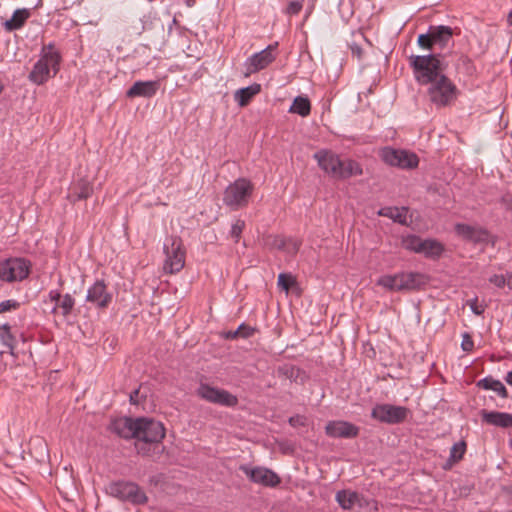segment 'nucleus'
<instances>
[{"label": "nucleus", "mask_w": 512, "mask_h": 512, "mask_svg": "<svg viewBox=\"0 0 512 512\" xmlns=\"http://www.w3.org/2000/svg\"><path fill=\"white\" fill-rule=\"evenodd\" d=\"M112 430L122 438L136 439L137 452L143 456H159L164 450L161 441L165 436V428L159 421L124 418L114 421Z\"/></svg>", "instance_id": "nucleus-1"}, {"label": "nucleus", "mask_w": 512, "mask_h": 512, "mask_svg": "<svg viewBox=\"0 0 512 512\" xmlns=\"http://www.w3.org/2000/svg\"><path fill=\"white\" fill-rule=\"evenodd\" d=\"M411 66L418 83L430 84L428 94L434 104L445 106L455 98L456 86L443 74L441 61L436 55L412 56Z\"/></svg>", "instance_id": "nucleus-2"}, {"label": "nucleus", "mask_w": 512, "mask_h": 512, "mask_svg": "<svg viewBox=\"0 0 512 512\" xmlns=\"http://www.w3.org/2000/svg\"><path fill=\"white\" fill-rule=\"evenodd\" d=\"M313 157L319 167L334 179L345 180L363 174V169L357 161L352 159L343 160L331 150H319Z\"/></svg>", "instance_id": "nucleus-3"}, {"label": "nucleus", "mask_w": 512, "mask_h": 512, "mask_svg": "<svg viewBox=\"0 0 512 512\" xmlns=\"http://www.w3.org/2000/svg\"><path fill=\"white\" fill-rule=\"evenodd\" d=\"M61 60V54L54 44L44 45L38 61L28 75L29 81L36 85L45 84L59 72Z\"/></svg>", "instance_id": "nucleus-4"}, {"label": "nucleus", "mask_w": 512, "mask_h": 512, "mask_svg": "<svg viewBox=\"0 0 512 512\" xmlns=\"http://www.w3.org/2000/svg\"><path fill=\"white\" fill-rule=\"evenodd\" d=\"M254 190L253 183L246 178H238L229 184L223 194V203L232 211L246 207Z\"/></svg>", "instance_id": "nucleus-5"}, {"label": "nucleus", "mask_w": 512, "mask_h": 512, "mask_svg": "<svg viewBox=\"0 0 512 512\" xmlns=\"http://www.w3.org/2000/svg\"><path fill=\"white\" fill-rule=\"evenodd\" d=\"M163 251L166 255L164 261V271L170 274L178 273L185 265L186 252L181 238L171 236L166 238Z\"/></svg>", "instance_id": "nucleus-6"}, {"label": "nucleus", "mask_w": 512, "mask_h": 512, "mask_svg": "<svg viewBox=\"0 0 512 512\" xmlns=\"http://www.w3.org/2000/svg\"><path fill=\"white\" fill-rule=\"evenodd\" d=\"M379 157L385 164L400 169H414L419 164L418 156L415 153L391 146L381 148Z\"/></svg>", "instance_id": "nucleus-7"}, {"label": "nucleus", "mask_w": 512, "mask_h": 512, "mask_svg": "<svg viewBox=\"0 0 512 512\" xmlns=\"http://www.w3.org/2000/svg\"><path fill=\"white\" fill-rule=\"evenodd\" d=\"M31 263L25 258H8L0 261V280L8 283L22 281L30 273Z\"/></svg>", "instance_id": "nucleus-8"}, {"label": "nucleus", "mask_w": 512, "mask_h": 512, "mask_svg": "<svg viewBox=\"0 0 512 512\" xmlns=\"http://www.w3.org/2000/svg\"><path fill=\"white\" fill-rule=\"evenodd\" d=\"M107 493L123 501L133 504H144L147 497L144 491L135 483L128 481H117L108 485Z\"/></svg>", "instance_id": "nucleus-9"}, {"label": "nucleus", "mask_w": 512, "mask_h": 512, "mask_svg": "<svg viewBox=\"0 0 512 512\" xmlns=\"http://www.w3.org/2000/svg\"><path fill=\"white\" fill-rule=\"evenodd\" d=\"M196 395L201 399L224 407H235L238 404L237 396L227 390L201 383L196 390Z\"/></svg>", "instance_id": "nucleus-10"}, {"label": "nucleus", "mask_w": 512, "mask_h": 512, "mask_svg": "<svg viewBox=\"0 0 512 512\" xmlns=\"http://www.w3.org/2000/svg\"><path fill=\"white\" fill-rule=\"evenodd\" d=\"M407 414V408L391 404H378L371 412L372 418L388 424L401 423L406 419Z\"/></svg>", "instance_id": "nucleus-11"}, {"label": "nucleus", "mask_w": 512, "mask_h": 512, "mask_svg": "<svg viewBox=\"0 0 512 512\" xmlns=\"http://www.w3.org/2000/svg\"><path fill=\"white\" fill-rule=\"evenodd\" d=\"M240 470L252 481L253 483L260 484L265 487H276L280 484V477L271 469L266 467H250L248 465H241Z\"/></svg>", "instance_id": "nucleus-12"}, {"label": "nucleus", "mask_w": 512, "mask_h": 512, "mask_svg": "<svg viewBox=\"0 0 512 512\" xmlns=\"http://www.w3.org/2000/svg\"><path fill=\"white\" fill-rule=\"evenodd\" d=\"M112 298L104 280H96L87 290L86 301L98 309H106Z\"/></svg>", "instance_id": "nucleus-13"}, {"label": "nucleus", "mask_w": 512, "mask_h": 512, "mask_svg": "<svg viewBox=\"0 0 512 512\" xmlns=\"http://www.w3.org/2000/svg\"><path fill=\"white\" fill-rule=\"evenodd\" d=\"M277 45V43L268 45L265 49L250 56L246 61L248 73H255L262 70L273 62L276 57L274 51Z\"/></svg>", "instance_id": "nucleus-14"}, {"label": "nucleus", "mask_w": 512, "mask_h": 512, "mask_svg": "<svg viewBox=\"0 0 512 512\" xmlns=\"http://www.w3.org/2000/svg\"><path fill=\"white\" fill-rule=\"evenodd\" d=\"M325 432L329 437L350 439L358 435L359 428L347 421L334 420L326 424Z\"/></svg>", "instance_id": "nucleus-15"}, {"label": "nucleus", "mask_w": 512, "mask_h": 512, "mask_svg": "<svg viewBox=\"0 0 512 512\" xmlns=\"http://www.w3.org/2000/svg\"><path fill=\"white\" fill-rule=\"evenodd\" d=\"M456 234L465 241L473 243H485L488 241L489 233L481 226H472L458 223L455 225Z\"/></svg>", "instance_id": "nucleus-16"}, {"label": "nucleus", "mask_w": 512, "mask_h": 512, "mask_svg": "<svg viewBox=\"0 0 512 512\" xmlns=\"http://www.w3.org/2000/svg\"><path fill=\"white\" fill-rule=\"evenodd\" d=\"M335 500L344 510H351L355 506L364 507L369 504L368 501L358 492L348 489L338 491L336 493Z\"/></svg>", "instance_id": "nucleus-17"}, {"label": "nucleus", "mask_w": 512, "mask_h": 512, "mask_svg": "<svg viewBox=\"0 0 512 512\" xmlns=\"http://www.w3.org/2000/svg\"><path fill=\"white\" fill-rule=\"evenodd\" d=\"M160 87L159 81H136L128 90L127 97H153Z\"/></svg>", "instance_id": "nucleus-18"}, {"label": "nucleus", "mask_w": 512, "mask_h": 512, "mask_svg": "<svg viewBox=\"0 0 512 512\" xmlns=\"http://www.w3.org/2000/svg\"><path fill=\"white\" fill-rule=\"evenodd\" d=\"M482 419L487 424L497 427H512V414L498 411H482Z\"/></svg>", "instance_id": "nucleus-19"}, {"label": "nucleus", "mask_w": 512, "mask_h": 512, "mask_svg": "<svg viewBox=\"0 0 512 512\" xmlns=\"http://www.w3.org/2000/svg\"><path fill=\"white\" fill-rule=\"evenodd\" d=\"M401 284L404 290H415L425 284V277L418 272H401Z\"/></svg>", "instance_id": "nucleus-20"}, {"label": "nucleus", "mask_w": 512, "mask_h": 512, "mask_svg": "<svg viewBox=\"0 0 512 512\" xmlns=\"http://www.w3.org/2000/svg\"><path fill=\"white\" fill-rule=\"evenodd\" d=\"M93 192L91 183L87 180H79L73 184L69 198L71 201L87 199Z\"/></svg>", "instance_id": "nucleus-21"}, {"label": "nucleus", "mask_w": 512, "mask_h": 512, "mask_svg": "<svg viewBox=\"0 0 512 512\" xmlns=\"http://www.w3.org/2000/svg\"><path fill=\"white\" fill-rule=\"evenodd\" d=\"M31 16V11L29 9H17L10 19H7L4 22V27L7 30H18L22 28L24 23Z\"/></svg>", "instance_id": "nucleus-22"}, {"label": "nucleus", "mask_w": 512, "mask_h": 512, "mask_svg": "<svg viewBox=\"0 0 512 512\" xmlns=\"http://www.w3.org/2000/svg\"><path fill=\"white\" fill-rule=\"evenodd\" d=\"M477 386L485 390H492L502 398L508 397L507 389L505 388L503 383L499 380L492 378L491 376L479 380Z\"/></svg>", "instance_id": "nucleus-23"}, {"label": "nucleus", "mask_w": 512, "mask_h": 512, "mask_svg": "<svg viewBox=\"0 0 512 512\" xmlns=\"http://www.w3.org/2000/svg\"><path fill=\"white\" fill-rule=\"evenodd\" d=\"M378 215L390 218L400 224H405L407 221V208L383 207L378 211Z\"/></svg>", "instance_id": "nucleus-24"}, {"label": "nucleus", "mask_w": 512, "mask_h": 512, "mask_svg": "<svg viewBox=\"0 0 512 512\" xmlns=\"http://www.w3.org/2000/svg\"><path fill=\"white\" fill-rule=\"evenodd\" d=\"M401 279V273L383 275L377 280L376 284L389 291H403L402 286H400Z\"/></svg>", "instance_id": "nucleus-25"}, {"label": "nucleus", "mask_w": 512, "mask_h": 512, "mask_svg": "<svg viewBox=\"0 0 512 512\" xmlns=\"http://www.w3.org/2000/svg\"><path fill=\"white\" fill-rule=\"evenodd\" d=\"M260 85L254 84L245 88H241L235 93V100L239 104V106H246L253 96L260 92Z\"/></svg>", "instance_id": "nucleus-26"}, {"label": "nucleus", "mask_w": 512, "mask_h": 512, "mask_svg": "<svg viewBox=\"0 0 512 512\" xmlns=\"http://www.w3.org/2000/svg\"><path fill=\"white\" fill-rule=\"evenodd\" d=\"M444 251L443 245L434 239L423 240L420 253L426 257L436 258L439 257Z\"/></svg>", "instance_id": "nucleus-27"}, {"label": "nucleus", "mask_w": 512, "mask_h": 512, "mask_svg": "<svg viewBox=\"0 0 512 512\" xmlns=\"http://www.w3.org/2000/svg\"><path fill=\"white\" fill-rule=\"evenodd\" d=\"M310 110H311V105H310L309 99L307 97L297 96L294 99V101L289 109V112L298 114L302 117H305V116L309 115Z\"/></svg>", "instance_id": "nucleus-28"}, {"label": "nucleus", "mask_w": 512, "mask_h": 512, "mask_svg": "<svg viewBox=\"0 0 512 512\" xmlns=\"http://www.w3.org/2000/svg\"><path fill=\"white\" fill-rule=\"evenodd\" d=\"M75 306V299L70 294H65L62 296L58 305H54L52 308V313H57L58 311L62 316L67 317L71 314L73 308Z\"/></svg>", "instance_id": "nucleus-29"}, {"label": "nucleus", "mask_w": 512, "mask_h": 512, "mask_svg": "<svg viewBox=\"0 0 512 512\" xmlns=\"http://www.w3.org/2000/svg\"><path fill=\"white\" fill-rule=\"evenodd\" d=\"M452 34H419L418 44L422 48H431L433 45L446 40Z\"/></svg>", "instance_id": "nucleus-30"}, {"label": "nucleus", "mask_w": 512, "mask_h": 512, "mask_svg": "<svg viewBox=\"0 0 512 512\" xmlns=\"http://www.w3.org/2000/svg\"><path fill=\"white\" fill-rule=\"evenodd\" d=\"M11 327L8 323L0 325V341L1 343L10 350L13 354L15 338L11 334Z\"/></svg>", "instance_id": "nucleus-31"}, {"label": "nucleus", "mask_w": 512, "mask_h": 512, "mask_svg": "<svg viewBox=\"0 0 512 512\" xmlns=\"http://www.w3.org/2000/svg\"><path fill=\"white\" fill-rule=\"evenodd\" d=\"M277 373L279 377L295 381L299 376L300 369L292 364H284L278 367Z\"/></svg>", "instance_id": "nucleus-32"}, {"label": "nucleus", "mask_w": 512, "mask_h": 512, "mask_svg": "<svg viewBox=\"0 0 512 512\" xmlns=\"http://www.w3.org/2000/svg\"><path fill=\"white\" fill-rule=\"evenodd\" d=\"M287 244L291 245V249L289 248L288 251L295 253L298 251L300 243L297 240H286L284 238L275 237L273 241V246L279 250L286 249Z\"/></svg>", "instance_id": "nucleus-33"}, {"label": "nucleus", "mask_w": 512, "mask_h": 512, "mask_svg": "<svg viewBox=\"0 0 512 512\" xmlns=\"http://www.w3.org/2000/svg\"><path fill=\"white\" fill-rule=\"evenodd\" d=\"M465 451L466 443L464 441L455 443L451 447L449 461L453 463L460 461L463 458Z\"/></svg>", "instance_id": "nucleus-34"}, {"label": "nucleus", "mask_w": 512, "mask_h": 512, "mask_svg": "<svg viewBox=\"0 0 512 512\" xmlns=\"http://www.w3.org/2000/svg\"><path fill=\"white\" fill-rule=\"evenodd\" d=\"M278 287L284 290L286 293L290 291V289L296 285V279L291 274L288 273H280L278 276Z\"/></svg>", "instance_id": "nucleus-35"}, {"label": "nucleus", "mask_w": 512, "mask_h": 512, "mask_svg": "<svg viewBox=\"0 0 512 512\" xmlns=\"http://www.w3.org/2000/svg\"><path fill=\"white\" fill-rule=\"evenodd\" d=\"M423 239L418 236H409L404 241V247L408 250L420 253Z\"/></svg>", "instance_id": "nucleus-36"}, {"label": "nucleus", "mask_w": 512, "mask_h": 512, "mask_svg": "<svg viewBox=\"0 0 512 512\" xmlns=\"http://www.w3.org/2000/svg\"><path fill=\"white\" fill-rule=\"evenodd\" d=\"M509 273L506 274H494L489 277V282L493 285H495L497 288H508V282H509Z\"/></svg>", "instance_id": "nucleus-37"}, {"label": "nucleus", "mask_w": 512, "mask_h": 512, "mask_svg": "<svg viewBox=\"0 0 512 512\" xmlns=\"http://www.w3.org/2000/svg\"><path fill=\"white\" fill-rule=\"evenodd\" d=\"M244 228H245V221H243L241 219H237L232 224L230 234H231V237L235 239V242L239 241V238H240Z\"/></svg>", "instance_id": "nucleus-38"}, {"label": "nucleus", "mask_w": 512, "mask_h": 512, "mask_svg": "<svg viewBox=\"0 0 512 512\" xmlns=\"http://www.w3.org/2000/svg\"><path fill=\"white\" fill-rule=\"evenodd\" d=\"M254 332V328L243 323L234 331V334H239V337L242 338H249L254 334Z\"/></svg>", "instance_id": "nucleus-39"}, {"label": "nucleus", "mask_w": 512, "mask_h": 512, "mask_svg": "<svg viewBox=\"0 0 512 512\" xmlns=\"http://www.w3.org/2000/svg\"><path fill=\"white\" fill-rule=\"evenodd\" d=\"M467 304L475 315H482L485 311V306L479 304L477 298L469 300Z\"/></svg>", "instance_id": "nucleus-40"}, {"label": "nucleus", "mask_w": 512, "mask_h": 512, "mask_svg": "<svg viewBox=\"0 0 512 512\" xmlns=\"http://www.w3.org/2000/svg\"><path fill=\"white\" fill-rule=\"evenodd\" d=\"M19 303L15 300H5L0 303V313H4L10 311L12 309L18 308Z\"/></svg>", "instance_id": "nucleus-41"}, {"label": "nucleus", "mask_w": 512, "mask_h": 512, "mask_svg": "<svg viewBox=\"0 0 512 512\" xmlns=\"http://www.w3.org/2000/svg\"><path fill=\"white\" fill-rule=\"evenodd\" d=\"M302 7L301 1H292L288 4L286 11L289 15H296L301 11Z\"/></svg>", "instance_id": "nucleus-42"}, {"label": "nucleus", "mask_w": 512, "mask_h": 512, "mask_svg": "<svg viewBox=\"0 0 512 512\" xmlns=\"http://www.w3.org/2000/svg\"><path fill=\"white\" fill-rule=\"evenodd\" d=\"M461 347L463 351L469 352L472 351L474 348V342L472 338L469 336V334L465 333L463 334V340L461 343Z\"/></svg>", "instance_id": "nucleus-43"}, {"label": "nucleus", "mask_w": 512, "mask_h": 512, "mask_svg": "<svg viewBox=\"0 0 512 512\" xmlns=\"http://www.w3.org/2000/svg\"><path fill=\"white\" fill-rule=\"evenodd\" d=\"M63 295L58 290H51L48 293V298L51 302L55 303V305H58Z\"/></svg>", "instance_id": "nucleus-44"}, {"label": "nucleus", "mask_w": 512, "mask_h": 512, "mask_svg": "<svg viewBox=\"0 0 512 512\" xmlns=\"http://www.w3.org/2000/svg\"><path fill=\"white\" fill-rule=\"evenodd\" d=\"M138 397H139V389H136L130 393V402L132 404H138L139 403Z\"/></svg>", "instance_id": "nucleus-45"}, {"label": "nucleus", "mask_w": 512, "mask_h": 512, "mask_svg": "<svg viewBox=\"0 0 512 512\" xmlns=\"http://www.w3.org/2000/svg\"><path fill=\"white\" fill-rule=\"evenodd\" d=\"M428 32H433V31L431 29H429ZM435 32H445V33H448V32H452V30H451L450 27H447V26H439Z\"/></svg>", "instance_id": "nucleus-46"}, {"label": "nucleus", "mask_w": 512, "mask_h": 512, "mask_svg": "<svg viewBox=\"0 0 512 512\" xmlns=\"http://www.w3.org/2000/svg\"><path fill=\"white\" fill-rule=\"evenodd\" d=\"M505 381L507 382V384L512 385V371L507 373Z\"/></svg>", "instance_id": "nucleus-47"}, {"label": "nucleus", "mask_w": 512, "mask_h": 512, "mask_svg": "<svg viewBox=\"0 0 512 512\" xmlns=\"http://www.w3.org/2000/svg\"><path fill=\"white\" fill-rule=\"evenodd\" d=\"M226 337L229 339H235V338L239 337V334H234V331H230L227 333Z\"/></svg>", "instance_id": "nucleus-48"}, {"label": "nucleus", "mask_w": 512, "mask_h": 512, "mask_svg": "<svg viewBox=\"0 0 512 512\" xmlns=\"http://www.w3.org/2000/svg\"><path fill=\"white\" fill-rule=\"evenodd\" d=\"M506 207L512 211V198L506 200Z\"/></svg>", "instance_id": "nucleus-49"}, {"label": "nucleus", "mask_w": 512, "mask_h": 512, "mask_svg": "<svg viewBox=\"0 0 512 512\" xmlns=\"http://www.w3.org/2000/svg\"><path fill=\"white\" fill-rule=\"evenodd\" d=\"M508 289L512 290V273H509Z\"/></svg>", "instance_id": "nucleus-50"}, {"label": "nucleus", "mask_w": 512, "mask_h": 512, "mask_svg": "<svg viewBox=\"0 0 512 512\" xmlns=\"http://www.w3.org/2000/svg\"><path fill=\"white\" fill-rule=\"evenodd\" d=\"M507 20H508V23H509L510 25H512V11L509 13V15H508V19H507Z\"/></svg>", "instance_id": "nucleus-51"}, {"label": "nucleus", "mask_w": 512, "mask_h": 512, "mask_svg": "<svg viewBox=\"0 0 512 512\" xmlns=\"http://www.w3.org/2000/svg\"><path fill=\"white\" fill-rule=\"evenodd\" d=\"M289 422L292 424V423H295V420L294 418H290Z\"/></svg>", "instance_id": "nucleus-52"}, {"label": "nucleus", "mask_w": 512, "mask_h": 512, "mask_svg": "<svg viewBox=\"0 0 512 512\" xmlns=\"http://www.w3.org/2000/svg\"><path fill=\"white\" fill-rule=\"evenodd\" d=\"M289 422L292 424V423H295V420L294 418H290Z\"/></svg>", "instance_id": "nucleus-53"}, {"label": "nucleus", "mask_w": 512, "mask_h": 512, "mask_svg": "<svg viewBox=\"0 0 512 512\" xmlns=\"http://www.w3.org/2000/svg\"><path fill=\"white\" fill-rule=\"evenodd\" d=\"M41 445L43 446L44 449H46V444L41 443Z\"/></svg>", "instance_id": "nucleus-54"}, {"label": "nucleus", "mask_w": 512, "mask_h": 512, "mask_svg": "<svg viewBox=\"0 0 512 512\" xmlns=\"http://www.w3.org/2000/svg\"><path fill=\"white\" fill-rule=\"evenodd\" d=\"M511 446H512V440H511Z\"/></svg>", "instance_id": "nucleus-55"}]
</instances>
